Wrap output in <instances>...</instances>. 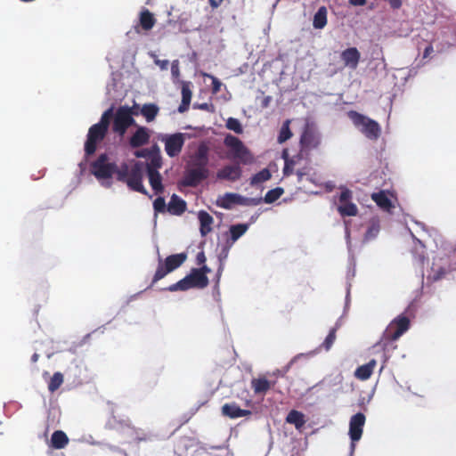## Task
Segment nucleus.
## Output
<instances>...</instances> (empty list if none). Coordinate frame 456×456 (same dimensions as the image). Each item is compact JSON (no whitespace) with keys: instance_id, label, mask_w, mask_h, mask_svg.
I'll return each mask as SVG.
<instances>
[{"instance_id":"7c9ffc66","label":"nucleus","mask_w":456,"mask_h":456,"mask_svg":"<svg viewBox=\"0 0 456 456\" xmlns=\"http://www.w3.org/2000/svg\"><path fill=\"white\" fill-rule=\"evenodd\" d=\"M139 20L142 28L145 31L151 30L156 23V19L153 14L147 9H144L140 12Z\"/></svg>"},{"instance_id":"f257e3e1","label":"nucleus","mask_w":456,"mask_h":456,"mask_svg":"<svg viewBox=\"0 0 456 456\" xmlns=\"http://www.w3.org/2000/svg\"><path fill=\"white\" fill-rule=\"evenodd\" d=\"M347 116L354 126L357 127L367 138L376 140L379 137L381 130L377 121L355 110L348 111Z\"/></svg>"},{"instance_id":"72a5a7b5","label":"nucleus","mask_w":456,"mask_h":456,"mask_svg":"<svg viewBox=\"0 0 456 456\" xmlns=\"http://www.w3.org/2000/svg\"><path fill=\"white\" fill-rule=\"evenodd\" d=\"M338 211L342 216H355L358 214V208L352 201L339 205Z\"/></svg>"},{"instance_id":"a211bd4d","label":"nucleus","mask_w":456,"mask_h":456,"mask_svg":"<svg viewBox=\"0 0 456 456\" xmlns=\"http://www.w3.org/2000/svg\"><path fill=\"white\" fill-rule=\"evenodd\" d=\"M241 176V169L239 165H227L219 169L216 173V178L219 180H227L231 182L237 181Z\"/></svg>"},{"instance_id":"412c9836","label":"nucleus","mask_w":456,"mask_h":456,"mask_svg":"<svg viewBox=\"0 0 456 456\" xmlns=\"http://www.w3.org/2000/svg\"><path fill=\"white\" fill-rule=\"evenodd\" d=\"M167 210L174 216H181L186 210V202L178 195L173 194L167 205Z\"/></svg>"},{"instance_id":"7ed1b4c3","label":"nucleus","mask_w":456,"mask_h":456,"mask_svg":"<svg viewBox=\"0 0 456 456\" xmlns=\"http://www.w3.org/2000/svg\"><path fill=\"white\" fill-rule=\"evenodd\" d=\"M186 258L187 255L185 253L170 255L164 260L159 257L158 267L152 278L151 287L163 279L169 273L180 267L185 262Z\"/></svg>"},{"instance_id":"ea45409f","label":"nucleus","mask_w":456,"mask_h":456,"mask_svg":"<svg viewBox=\"0 0 456 456\" xmlns=\"http://www.w3.org/2000/svg\"><path fill=\"white\" fill-rule=\"evenodd\" d=\"M113 107H110L102 113L100 121L96 125L108 131L110 119L113 118Z\"/></svg>"},{"instance_id":"052dcab7","label":"nucleus","mask_w":456,"mask_h":456,"mask_svg":"<svg viewBox=\"0 0 456 456\" xmlns=\"http://www.w3.org/2000/svg\"><path fill=\"white\" fill-rule=\"evenodd\" d=\"M297 175L298 176V180L300 181L302 177L305 175V173L302 170H297Z\"/></svg>"},{"instance_id":"774afa93","label":"nucleus","mask_w":456,"mask_h":456,"mask_svg":"<svg viewBox=\"0 0 456 456\" xmlns=\"http://www.w3.org/2000/svg\"><path fill=\"white\" fill-rule=\"evenodd\" d=\"M175 72H178L177 68L175 69L174 66H172V73L175 74Z\"/></svg>"},{"instance_id":"2eb2a0df","label":"nucleus","mask_w":456,"mask_h":456,"mask_svg":"<svg viewBox=\"0 0 456 456\" xmlns=\"http://www.w3.org/2000/svg\"><path fill=\"white\" fill-rule=\"evenodd\" d=\"M150 129L145 126H138L129 139V145L134 149L142 147L150 142Z\"/></svg>"},{"instance_id":"393cba45","label":"nucleus","mask_w":456,"mask_h":456,"mask_svg":"<svg viewBox=\"0 0 456 456\" xmlns=\"http://www.w3.org/2000/svg\"><path fill=\"white\" fill-rule=\"evenodd\" d=\"M376 364V360L372 359L368 363L359 366L354 372V376L360 380L369 379L373 373Z\"/></svg>"},{"instance_id":"e433bc0d","label":"nucleus","mask_w":456,"mask_h":456,"mask_svg":"<svg viewBox=\"0 0 456 456\" xmlns=\"http://www.w3.org/2000/svg\"><path fill=\"white\" fill-rule=\"evenodd\" d=\"M271 172L267 168H264L256 175H254L250 179L251 185H256L261 183L266 182L271 179Z\"/></svg>"},{"instance_id":"f03ea898","label":"nucleus","mask_w":456,"mask_h":456,"mask_svg":"<svg viewBox=\"0 0 456 456\" xmlns=\"http://www.w3.org/2000/svg\"><path fill=\"white\" fill-rule=\"evenodd\" d=\"M224 145L230 150L229 158L238 160L240 163L248 165L253 163L254 157L250 151L238 137L228 134L224 140Z\"/></svg>"},{"instance_id":"0eeeda50","label":"nucleus","mask_w":456,"mask_h":456,"mask_svg":"<svg viewBox=\"0 0 456 456\" xmlns=\"http://www.w3.org/2000/svg\"><path fill=\"white\" fill-rule=\"evenodd\" d=\"M410 328V319L405 315H399L394 319L385 330L383 336L384 346L388 342L397 340Z\"/></svg>"},{"instance_id":"f8f14e48","label":"nucleus","mask_w":456,"mask_h":456,"mask_svg":"<svg viewBox=\"0 0 456 456\" xmlns=\"http://www.w3.org/2000/svg\"><path fill=\"white\" fill-rule=\"evenodd\" d=\"M209 175V170L208 169H200L191 167L183 177V180L182 182L183 185L188 186V187H196L198 186L202 181L207 179Z\"/></svg>"},{"instance_id":"79ce46f5","label":"nucleus","mask_w":456,"mask_h":456,"mask_svg":"<svg viewBox=\"0 0 456 456\" xmlns=\"http://www.w3.org/2000/svg\"><path fill=\"white\" fill-rule=\"evenodd\" d=\"M337 330H338V326L332 328L328 336L326 337V338L324 339L323 343L322 344V347L324 348L326 351H329L332 345L334 344L335 340H336V332H337Z\"/></svg>"},{"instance_id":"9b49d317","label":"nucleus","mask_w":456,"mask_h":456,"mask_svg":"<svg viewBox=\"0 0 456 456\" xmlns=\"http://www.w3.org/2000/svg\"><path fill=\"white\" fill-rule=\"evenodd\" d=\"M108 131L97 125H93L87 134V139L85 143V152L86 155L90 156L93 155L97 148L98 142H102Z\"/></svg>"},{"instance_id":"ddd939ff","label":"nucleus","mask_w":456,"mask_h":456,"mask_svg":"<svg viewBox=\"0 0 456 456\" xmlns=\"http://www.w3.org/2000/svg\"><path fill=\"white\" fill-rule=\"evenodd\" d=\"M365 420V415L362 412H358L351 417L349 422V436L352 442H357L361 439Z\"/></svg>"},{"instance_id":"a18cd8bd","label":"nucleus","mask_w":456,"mask_h":456,"mask_svg":"<svg viewBox=\"0 0 456 456\" xmlns=\"http://www.w3.org/2000/svg\"><path fill=\"white\" fill-rule=\"evenodd\" d=\"M167 205L163 197H158L153 202V208L157 213H164L167 210Z\"/></svg>"},{"instance_id":"c03bdc74","label":"nucleus","mask_w":456,"mask_h":456,"mask_svg":"<svg viewBox=\"0 0 456 456\" xmlns=\"http://www.w3.org/2000/svg\"><path fill=\"white\" fill-rule=\"evenodd\" d=\"M129 173H130V169L126 163L122 164L120 168L117 167V171L115 172V174L117 175V179L118 181L124 182V183H126L127 181Z\"/></svg>"},{"instance_id":"1a4fd4ad","label":"nucleus","mask_w":456,"mask_h":456,"mask_svg":"<svg viewBox=\"0 0 456 456\" xmlns=\"http://www.w3.org/2000/svg\"><path fill=\"white\" fill-rule=\"evenodd\" d=\"M159 140L165 144V151L167 156L174 158L178 156L183 147L185 137L182 133L173 134H162Z\"/></svg>"},{"instance_id":"20e7f679","label":"nucleus","mask_w":456,"mask_h":456,"mask_svg":"<svg viewBox=\"0 0 456 456\" xmlns=\"http://www.w3.org/2000/svg\"><path fill=\"white\" fill-rule=\"evenodd\" d=\"M138 112L134 111V108L120 106L113 116L112 131L120 136H123L129 126L135 124L133 116H137Z\"/></svg>"},{"instance_id":"f3484780","label":"nucleus","mask_w":456,"mask_h":456,"mask_svg":"<svg viewBox=\"0 0 456 456\" xmlns=\"http://www.w3.org/2000/svg\"><path fill=\"white\" fill-rule=\"evenodd\" d=\"M340 58L346 67L355 69L358 67L361 53L356 47H349L342 51Z\"/></svg>"},{"instance_id":"37998d69","label":"nucleus","mask_w":456,"mask_h":456,"mask_svg":"<svg viewBox=\"0 0 456 456\" xmlns=\"http://www.w3.org/2000/svg\"><path fill=\"white\" fill-rule=\"evenodd\" d=\"M226 127L229 130H232L238 134H240L243 133V128H242L240 122L239 121V119H237L235 118H229L227 119Z\"/></svg>"},{"instance_id":"a19ab883","label":"nucleus","mask_w":456,"mask_h":456,"mask_svg":"<svg viewBox=\"0 0 456 456\" xmlns=\"http://www.w3.org/2000/svg\"><path fill=\"white\" fill-rule=\"evenodd\" d=\"M448 273L449 269L444 266H437L436 265L434 264L432 267V273L429 275V278L432 279V281H436L444 278L445 274Z\"/></svg>"},{"instance_id":"8fccbe9b","label":"nucleus","mask_w":456,"mask_h":456,"mask_svg":"<svg viewBox=\"0 0 456 456\" xmlns=\"http://www.w3.org/2000/svg\"><path fill=\"white\" fill-rule=\"evenodd\" d=\"M134 156L137 157V158H147V159H149L150 156H151V151H149V149H142V150H140V151H136L134 152Z\"/></svg>"},{"instance_id":"bf43d9fd","label":"nucleus","mask_w":456,"mask_h":456,"mask_svg":"<svg viewBox=\"0 0 456 456\" xmlns=\"http://www.w3.org/2000/svg\"><path fill=\"white\" fill-rule=\"evenodd\" d=\"M39 359V354L37 353H35L33 354V355L31 356V362L33 363H36Z\"/></svg>"},{"instance_id":"69168bd1","label":"nucleus","mask_w":456,"mask_h":456,"mask_svg":"<svg viewBox=\"0 0 456 456\" xmlns=\"http://www.w3.org/2000/svg\"><path fill=\"white\" fill-rule=\"evenodd\" d=\"M200 108L201 110H207V109H208V104H207V103H203V104H201V105L200 106Z\"/></svg>"},{"instance_id":"9d476101","label":"nucleus","mask_w":456,"mask_h":456,"mask_svg":"<svg viewBox=\"0 0 456 456\" xmlns=\"http://www.w3.org/2000/svg\"><path fill=\"white\" fill-rule=\"evenodd\" d=\"M142 177L143 163L141 161H137L131 167L129 176L126 183L131 190L142 193L144 195H148V191H146L142 184Z\"/></svg>"},{"instance_id":"6e6d98bb","label":"nucleus","mask_w":456,"mask_h":456,"mask_svg":"<svg viewBox=\"0 0 456 456\" xmlns=\"http://www.w3.org/2000/svg\"><path fill=\"white\" fill-rule=\"evenodd\" d=\"M151 151V156H155L156 154H160L159 147L158 145H153L151 149H149Z\"/></svg>"},{"instance_id":"58836bf2","label":"nucleus","mask_w":456,"mask_h":456,"mask_svg":"<svg viewBox=\"0 0 456 456\" xmlns=\"http://www.w3.org/2000/svg\"><path fill=\"white\" fill-rule=\"evenodd\" d=\"M284 190L281 187L269 190L265 195L264 201L267 204L273 203L283 194Z\"/></svg>"},{"instance_id":"13d9d810","label":"nucleus","mask_w":456,"mask_h":456,"mask_svg":"<svg viewBox=\"0 0 456 456\" xmlns=\"http://www.w3.org/2000/svg\"><path fill=\"white\" fill-rule=\"evenodd\" d=\"M292 361L287 365L285 366L281 370H282V373H281V377H284L286 375V373L289 371L291 364H292Z\"/></svg>"},{"instance_id":"6e6552de","label":"nucleus","mask_w":456,"mask_h":456,"mask_svg":"<svg viewBox=\"0 0 456 456\" xmlns=\"http://www.w3.org/2000/svg\"><path fill=\"white\" fill-rule=\"evenodd\" d=\"M91 173L97 179H109L117 171V165L114 162L109 161V157L106 153L101 154L96 160L91 164Z\"/></svg>"},{"instance_id":"de8ad7c7","label":"nucleus","mask_w":456,"mask_h":456,"mask_svg":"<svg viewBox=\"0 0 456 456\" xmlns=\"http://www.w3.org/2000/svg\"><path fill=\"white\" fill-rule=\"evenodd\" d=\"M379 232V225L378 224H373L368 228L365 237L368 240L373 239L378 235Z\"/></svg>"},{"instance_id":"2f4dec72","label":"nucleus","mask_w":456,"mask_h":456,"mask_svg":"<svg viewBox=\"0 0 456 456\" xmlns=\"http://www.w3.org/2000/svg\"><path fill=\"white\" fill-rule=\"evenodd\" d=\"M149 183L156 194L164 192V186L162 184V177L159 172L147 173Z\"/></svg>"},{"instance_id":"b1692460","label":"nucleus","mask_w":456,"mask_h":456,"mask_svg":"<svg viewBox=\"0 0 456 456\" xmlns=\"http://www.w3.org/2000/svg\"><path fill=\"white\" fill-rule=\"evenodd\" d=\"M250 385L255 395H264L270 390L269 380L265 376L252 379Z\"/></svg>"},{"instance_id":"c9c22d12","label":"nucleus","mask_w":456,"mask_h":456,"mask_svg":"<svg viewBox=\"0 0 456 456\" xmlns=\"http://www.w3.org/2000/svg\"><path fill=\"white\" fill-rule=\"evenodd\" d=\"M289 124H290L289 119H287L282 124V126L280 129V132H279L278 138H277V141L279 143H283L292 137V132L290 131Z\"/></svg>"},{"instance_id":"cd10ccee","label":"nucleus","mask_w":456,"mask_h":456,"mask_svg":"<svg viewBox=\"0 0 456 456\" xmlns=\"http://www.w3.org/2000/svg\"><path fill=\"white\" fill-rule=\"evenodd\" d=\"M328 10L326 6H321L314 15L313 26L316 29L323 28L328 22L327 19Z\"/></svg>"},{"instance_id":"e2e57ef3","label":"nucleus","mask_w":456,"mask_h":456,"mask_svg":"<svg viewBox=\"0 0 456 456\" xmlns=\"http://www.w3.org/2000/svg\"><path fill=\"white\" fill-rule=\"evenodd\" d=\"M276 383H277L276 380H269L270 389L273 388L275 387Z\"/></svg>"},{"instance_id":"3c124183","label":"nucleus","mask_w":456,"mask_h":456,"mask_svg":"<svg viewBox=\"0 0 456 456\" xmlns=\"http://www.w3.org/2000/svg\"><path fill=\"white\" fill-rule=\"evenodd\" d=\"M195 271H198V273H201L204 277H208L207 274L210 273V268L206 265H203L200 268H194Z\"/></svg>"},{"instance_id":"5701e85b","label":"nucleus","mask_w":456,"mask_h":456,"mask_svg":"<svg viewBox=\"0 0 456 456\" xmlns=\"http://www.w3.org/2000/svg\"><path fill=\"white\" fill-rule=\"evenodd\" d=\"M200 224V232L202 237H205L212 231L214 218L207 211L200 210L198 214Z\"/></svg>"},{"instance_id":"c85d7f7f","label":"nucleus","mask_w":456,"mask_h":456,"mask_svg":"<svg viewBox=\"0 0 456 456\" xmlns=\"http://www.w3.org/2000/svg\"><path fill=\"white\" fill-rule=\"evenodd\" d=\"M159 112V108L155 103H145L140 109V114L142 115L147 122L153 121Z\"/></svg>"},{"instance_id":"338daca9","label":"nucleus","mask_w":456,"mask_h":456,"mask_svg":"<svg viewBox=\"0 0 456 456\" xmlns=\"http://www.w3.org/2000/svg\"><path fill=\"white\" fill-rule=\"evenodd\" d=\"M269 99H270L269 97H267V98H265V99L264 106H265V107L267 106L268 102H269Z\"/></svg>"},{"instance_id":"c756f323","label":"nucleus","mask_w":456,"mask_h":456,"mask_svg":"<svg viewBox=\"0 0 456 456\" xmlns=\"http://www.w3.org/2000/svg\"><path fill=\"white\" fill-rule=\"evenodd\" d=\"M192 93L190 89L188 83H183L182 86V102L178 107V111L180 113L185 112L188 110L191 100Z\"/></svg>"},{"instance_id":"4c0bfd02","label":"nucleus","mask_w":456,"mask_h":456,"mask_svg":"<svg viewBox=\"0 0 456 456\" xmlns=\"http://www.w3.org/2000/svg\"><path fill=\"white\" fill-rule=\"evenodd\" d=\"M63 381H64V378H63L62 373L55 372L48 383V390L51 393L55 392L57 389L60 388V387L62 385Z\"/></svg>"},{"instance_id":"f704fd0d","label":"nucleus","mask_w":456,"mask_h":456,"mask_svg":"<svg viewBox=\"0 0 456 456\" xmlns=\"http://www.w3.org/2000/svg\"><path fill=\"white\" fill-rule=\"evenodd\" d=\"M162 167V157L160 154L150 156L149 162L146 163L147 173L159 172L158 169Z\"/></svg>"},{"instance_id":"6ab92c4d","label":"nucleus","mask_w":456,"mask_h":456,"mask_svg":"<svg viewBox=\"0 0 456 456\" xmlns=\"http://www.w3.org/2000/svg\"><path fill=\"white\" fill-rule=\"evenodd\" d=\"M222 414L230 419H238L241 417H248L252 414L251 411L240 409L235 403H224L222 406Z\"/></svg>"},{"instance_id":"09e8293b","label":"nucleus","mask_w":456,"mask_h":456,"mask_svg":"<svg viewBox=\"0 0 456 456\" xmlns=\"http://www.w3.org/2000/svg\"><path fill=\"white\" fill-rule=\"evenodd\" d=\"M222 83L215 77H212V91L216 94L221 89Z\"/></svg>"},{"instance_id":"39448f33","label":"nucleus","mask_w":456,"mask_h":456,"mask_svg":"<svg viewBox=\"0 0 456 456\" xmlns=\"http://www.w3.org/2000/svg\"><path fill=\"white\" fill-rule=\"evenodd\" d=\"M209 281L208 277H204L201 273H198L194 268L183 279L175 284L170 285L167 289L174 292L177 290L185 291L190 289H204L208 287Z\"/></svg>"},{"instance_id":"864d4df0","label":"nucleus","mask_w":456,"mask_h":456,"mask_svg":"<svg viewBox=\"0 0 456 456\" xmlns=\"http://www.w3.org/2000/svg\"><path fill=\"white\" fill-rule=\"evenodd\" d=\"M433 51L434 49L432 45H428L424 50L423 58H428L433 53Z\"/></svg>"},{"instance_id":"a878e982","label":"nucleus","mask_w":456,"mask_h":456,"mask_svg":"<svg viewBox=\"0 0 456 456\" xmlns=\"http://www.w3.org/2000/svg\"><path fill=\"white\" fill-rule=\"evenodd\" d=\"M69 441V437L65 432L56 430L52 435L50 446L57 450L63 449L68 445Z\"/></svg>"},{"instance_id":"bb28decb","label":"nucleus","mask_w":456,"mask_h":456,"mask_svg":"<svg viewBox=\"0 0 456 456\" xmlns=\"http://www.w3.org/2000/svg\"><path fill=\"white\" fill-rule=\"evenodd\" d=\"M286 422L295 426L297 429H301L305 424V415L297 410H291L287 417Z\"/></svg>"},{"instance_id":"680f3d73","label":"nucleus","mask_w":456,"mask_h":456,"mask_svg":"<svg viewBox=\"0 0 456 456\" xmlns=\"http://www.w3.org/2000/svg\"><path fill=\"white\" fill-rule=\"evenodd\" d=\"M282 370H276L273 375L276 377H281Z\"/></svg>"},{"instance_id":"473e14b6","label":"nucleus","mask_w":456,"mask_h":456,"mask_svg":"<svg viewBox=\"0 0 456 456\" xmlns=\"http://www.w3.org/2000/svg\"><path fill=\"white\" fill-rule=\"evenodd\" d=\"M249 224H238L230 226V240L232 243H234L238 240L248 230Z\"/></svg>"},{"instance_id":"dca6fc26","label":"nucleus","mask_w":456,"mask_h":456,"mask_svg":"<svg viewBox=\"0 0 456 456\" xmlns=\"http://www.w3.org/2000/svg\"><path fill=\"white\" fill-rule=\"evenodd\" d=\"M248 200L240 194L227 192L218 200L217 205L222 208L231 209L233 205H246Z\"/></svg>"},{"instance_id":"423d86ee","label":"nucleus","mask_w":456,"mask_h":456,"mask_svg":"<svg viewBox=\"0 0 456 456\" xmlns=\"http://www.w3.org/2000/svg\"><path fill=\"white\" fill-rule=\"evenodd\" d=\"M301 152H309L322 144V134L313 123H306L299 140Z\"/></svg>"},{"instance_id":"0e129e2a","label":"nucleus","mask_w":456,"mask_h":456,"mask_svg":"<svg viewBox=\"0 0 456 456\" xmlns=\"http://www.w3.org/2000/svg\"><path fill=\"white\" fill-rule=\"evenodd\" d=\"M132 108H134V111H137L138 114H140V108L139 105L134 104Z\"/></svg>"},{"instance_id":"4468645a","label":"nucleus","mask_w":456,"mask_h":456,"mask_svg":"<svg viewBox=\"0 0 456 456\" xmlns=\"http://www.w3.org/2000/svg\"><path fill=\"white\" fill-rule=\"evenodd\" d=\"M208 151L209 149L205 143L200 144L191 157V167L200 169H208Z\"/></svg>"},{"instance_id":"4d7b16f0","label":"nucleus","mask_w":456,"mask_h":456,"mask_svg":"<svg viewBox=\"0 0 456 456\" xmlns=\"http://www.w3.org/2000/svg\"><path fill=\"white\" fill-rule=\"evenodd\" d=\"M208 2L213 9L217 8L222 3L220 0H208Z\"/></svg>"},{"instance_id":"4be33fe9","label":"nucleus","mask_w":456,"mask_h":456,"mask_svg":"<svg viewBox=\"0 0 456 456\" xmlns=\"http://www.w3.org/2000/svg\"><path fill=\"white\" fill-rule=\"evenodd\" d=\"M371 200L384 211L391 212L395 208L385 191L372 193Z\"/></svg>"},{"instance_id":"603ef678","label":"nucleus","mask_w":456,"mask_h":456,"mask_svg":"<svg viewBox=\"0 0 456 456\" xmlns=\"http://www.w3.org/2000/svg\"><path fill=\"white\" fill-rule=\"evenodd\" d=\"M206 256H205V253L203 251H200L197 254V256H196V262H197V265H204L205 262H206Z\"/></svg>"},{"instance_id":"5fc2aeb1","label":"nucleus","mask_w":456,"mask_h":456,"mask_svg":"<svg viewBox=\"0 0 456 456\" xmlns=\"http://www.w3.org/2000/svg\"><path fill=\"white\" fill-rule=\"evenodd\" d=\"M349 3L354 6H362L366 4V0H349Z\"/></svg>"},{"instance_id":"49530a36","label":"nucleus","mask_w":456,"mask_h":456,"mask_svg":"<svg viewBox=\"0 0 456 456\" xmlns=\"http://www.w3.org/2000/svg\"><path fill=\"white\" fill-rule=\"evenodd\" d=\"M352 191L347 188H344L339 195L340 205L346 202H350L352 200Z\"/></svg>"},{"instance_id":"aec40b11","label":"nucleus","mask_w":456,"mask_h":456,"mask_svg":"<svg viewBox=\"0 0 456 456\" xmlns=\"http://www.w3.org/2000/svg\"><path fill=\"white\" fill-rule=\"evenodd\" d=\"M282 158L284 159L283 175L284 176H289L294 173L295 167L302 160L303 152H299L292 157L289 156L286 150L282 151Z\"/></svg>"}]
</instances>
